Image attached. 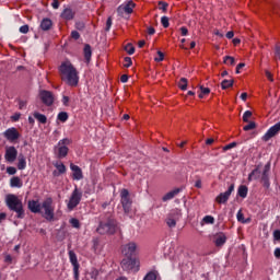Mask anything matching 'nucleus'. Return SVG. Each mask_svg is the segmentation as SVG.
<instances>
[{
	"instance_id": "obj_1",
	"label": "nucleus",
	"mask_w": 280,
	"mask_h": 280,
	"mask_svg": "<svg viewBox=\"0 0 280 280\" xmlns=\"http://www.w3.org/2000/svg\"><path fill=\"white\" fill-rule=\"evenodd\" d=\"M59 73L61 75V80L68 84V86H78L80 82V75L78 74V69L73 67L71 61H63L59 66Z\"/></svg>"
},
{
	"instance_id": "obj_2",
	"label": "nucleus",
	"mask_w": 280,
	"mask_h": 280,
	"mask_svg": "<svg viewBox=\"0 0 280 280\" xmlns=\"http://www.w3.org/2000/svg\"><path fill=\"white\" fill-rule=\"evenodd\" d=\"M7 207L10 211H13L18 220L25 218V208H23V201L16 197V195H8L5 198Z\"/></svg>"
},
{
	"instance_id": "obj_3",
	"label": "nucleus",
	"mask_w": 280,
	"mask_h": 280,
	"mask_svg": "<svg viewBox=\"0 0 280 280\" xmlns=\"http://www.w3.org/2000/svg\"><path fill=\"white\" fill-rule=\"evenodd\" d=\"M119 226L117 225V220L114 217H108L105 221H102L96 229L100 235H115Z\"/></svg>"
},
{
	"instance_id": "obj_4",
	"label": "nucleus",
	"mask_w": 280,
	"mask_h": 280,
	"mask_svg": "<svg viewBox=\"0 0 280 280\" xmlns=\"http://www.w3.org/2000/svg\"><path fill=\"white\" fill-rule=\"evenodd\" d=\"M42 209H44V218L45 220H47L48 222L54 221V199H51V197L46 198L43 203H42Z\"/></svg>"
},
{
	"instance_id": "obj_5",
	"label": "nucleus",
	"mask_w": 280,
	"mask_h": 280,
	"mask_svg": "<svg viewBox=\"0 0 280 280\" xmlns=\"http://www.w3.org/2000/svg\"><path fill=\"white\" fill-rule=\"evenodd\" d=\"M120 266L126 272H139V260L132 257L124 258Z\"/></svg>"
},
{
	"instance_id": "obj_6",
	"label": "nucleus",
	"mask_w": 280,
	"mask_h": 280,
	"mask_svg": "<svg viewBox=\"0 0 280 280\" xmlns=\"http://www.w3.org/2000/svg\"><path fill=\"white\" fill-rule=\"evenodd\" d=\"M71 144V140L68 138H65L58 142V145L55 147V150L57 151L58 159H65L67 154H69V148L68 145Z\"/></svg>"
},
{
	"instance_id": "obj_7",
	"label": "nucleus",
	"mask_w": 280,
	"mask_h": 280,
	"mask_svg": "<svg viewBox=\"0 0 280 280\" xmlns=\"http://www.w3.org/2000/svg\"><path fill=\"white\" fill-rule=\"evenodd\" d=\"M82 200V191H80V189H78V187L74 188V190L72 191L69 202L67 205L69 211H73L75 209V207H78V205H80Z\"/></svg>"
},
{
	"instance_id": "obj_8",
	"label": "nucleus",
	"mask_w": 280,
	"mask_h": 280,
	"mask_svg": "<svg viewBox=\"0 0 280 280\" xmlns=\"http://www.w3.org/2000/svg\"><path fill=\"white\" fill-rule=\"evenodd\" d=\"M120 202L122 205L125 213H128L132 209V200H130V192L124 188L120 191Z\"/></svg>"
},
{
	"instance_id": "obj_9",
	"label": "nucleus",
	"mask_w": 280,
	"mask_h": 280,
	"mask_svg": "<svg viewBox=\"0 0 280 280\" xmlns=\"http://www.w3.org/2000/svg\"><path fill=\"white\" fill-rule=\"evenodd\" d=\"M233 191H235V184H231L225 192H221L219 196H217L215 202H218V205H226Z\"/></svg>"
},
{
	"instance_id": "obj_10",
	"label": "nucleus",
	"mask_w": 280,
	"mask_h": 280,
	"mask_svg": "<svg viewBox=\"0 0 280 280\" xmlns=\"http://www.w3.org/2000/svg\"><path fill=\"white\" fill-rule=\"evenodd\" d=\"M39 100L45 104V106H54V102L56 97L54 96V93L47 90H42L39 92Z\"/></svg>"
},
{
	"instance_id": "obj_11",
	"label": "nucleus",
	"mask_w": 280,
	"mask_h": 280,
	"mask_svg": "<svg viewBox=\"0 0 280 280\" xmlns=\"http://www.w3.org/2000/svg\"><path fill=\"white\" fill-rule=\"evenodd\" d=\"M70 262L73 266L74 279L80 280V264L78 262V256L73 250L69 252Z\"/></svg>"
},
{
	"instance_id": "obj_12",
	"label": "nucleus",
	"mask_w": 280,
	"mask_h": 280,
	"mask_svg": "<svg viewBox=\"0 0 280 280\" xmlns=\"http://www.w3.org/2000/svg\"><path fill=\"white\" fill-rule=\"evenodd\" d=\"M19 156V151L15 147H8L5 149L4 159L8 163H14Z\"/></svg>"
},
{
	"instance_id": "obj_13",
	"label": "nucleus",
	"mask_w": 280,
	"mask_h": 280,
	"mask_svg": "<svg viewBox=\"0 0 280 280\" xmlns=\"http://www.w3.org/2000/svg\"><path fill=\"white\" fill-rule=\"evenodd\" d=\"M279 132H280V121L268 129V131L262 136V141L267 142L269 139H272V137H277Z\"/></svg>"
},
{
	"instance_id": "obj_14",
	"label": "nucleus",
	"mask_w": 280,
	"mask_h": 280,
	"mask_svg": "<svg viewBox=\"0 0 280 280\" xmlns=\"http://www.w3.org/2000/svg\"><path fill=\"white\" fill-rule=\"evenodd\" d=\"M269 173H270V163H267L265 165L264 172L261 174V183H262V186L265 187V189L270 188V178L268 176Z\"/></svg>"
},
{
	"instance_id": "obj_15",
	"label": "nucleus",
	"mask_w": 280,
	"mask_h": 280,
	"mask_svg": "<svg viewBox=\"0 0 280 280\" xmlns=\"http://www.w3.org/2000/svg\"><path fill=\"white\" fill-rule=\"evenodd\" d=\"M4 137L8 139V141L14 142L16 139H20L21 133H19V130L16 128L12 127L4 131Z\"/></svg>"
},
{
	"instance_id": "obj_16",
	"label": "nucleus",
	"mask_w": 280,
	"mask_h": 280,
	"mask_svg": "<svg viewBox=\"0 0 280 280\" xmlns=\"http://www.w3.org/2000/svg\"><path fill=\"white\" fill-rule=\"evenodd\" d=\"M212 242L218 248H220L223 244H226V235L222 232H219L212 235Z\"/></svg>"
},
{
	"instance_id": "obj_17",
	"label": "nucleus",
	"mask_w": 280,
	"mask_h": 280,
	"mask_svg": "<svg viewBox=\"0 0 280 280\" xmlns=\"http://www.w3.org/2000/svg\"><path fill=\"white\" fill-rule=\"evenodd\" d=\"M137 250V244L135 243H129L122 247V254H125L126 257H131L135 255Z\"/></svg>"
},
{
	"instance_id": "obj_18",
	"label": "nucleus",
	"mask_w": 280,
	"mask_h": 280,
	"mask_svg": "<svg viewBox=\"0 0 280 280\" xmlns=\"http://www.w3.org/2000/svg\"><path fill=\"white\" fill-rule=\"evenodd\" d=\"M70 170L73 172L72 177L74 180H82V178H84V176L82 175V168H80V166L71 163Z\"/></svg>"
},
{
	"instance_id": "obj_19",
	"label": "nucleus",
	"mask_w": 280,
	"mask_h": 280,
	"mask_svg": "<svg viewBox=\"0 0 280 280\" xmlns=\"http://www.w3.org/2000/svg\"><path fill=\"white\" fill-rule=\"evenodd\" d=\"M74 18H75V12H73L71 8H66L61 12V19H65V21H73Z\"/></svg>"
},
{
	"instance_id": "obj_20",
	"label": "nucleus",
	"mask_w": 280,
	"mask_h": 280,
	"mask_svg": "<svg viewBox=\"0 0 280 280\" xmlns=\"http://www.w3.org/2000/svg\"><path fill=\"white\" fill-rule=\"evenodd\" d=\"M39 27L40 30H43V32H49V30L54 27V22L51 21V19L45 18L42 20Z\"/></svg>"
},
{
	"instance_id": "obj_21",
	"label": "nucleus",
	"mask_w": 280,
	"mask_h": 280,
	"mask_svg": "<svg viewBox=\"0 0 280 280\" xmlns=\"http://www.w3.org/2000/svg\"><path fill=\"white\" fill-rule=\"evenodd\" d=\"M28 209L32 213H40V203L36 200L28 201Z\"/></svg>"
},
{
	"instance_id": "obj_22",
	"label": "nucleus",
	"mask_w": 280,
	"mask_h": 280,
	"mask_svg": "<svg viewBox=\"0 0 280 280\" xmlns=\"http://www.w3.org/2000/svg\"><path fill=\"white\" fill-rule=\"evenodd\" d=\"M178 194H180V188L167 192L165 196H163L162 200L163 202H167V200H172L174 197L178 196Z\"/></svg>"
},
{
	"instance_id": "obj_23",
	"label": "nucleus",
	"mask_w": 280,
	"mask_h": 280,
	"mask_svg": "<svg viewBox=\"0 0 280 280\" xmlns=\"http://www.w3.org/2000/svg\"><path fill=\"white\" fill-rule=\"evenodd\" d=\"M27 167V161L25 159V155L23 153H20L18 158V170H25Z\"/></svg>"
},
{
	"instance_id": "obj_24",
	"label": "nucleus",
	"mask_w": 280,
	"mask_h": 280,
	"mask_svg": "<svg viewBox=\"0 0 280 280\" xmlns=\"http://www.w3.org/2000/svg\"><path fill=\"white\" fill-rule=\"evenodd\" d=\"M183 215V213L180 212L179 209H173L168 214L167 217L177 221L180 220V217Z\"/></svg>"
},
{
	"instance_id": "obj_25",
	"label": "nucleus",
	"mask_w": 280,
	"mask_h": 280,
	"mask_svg": "<svg viewBox=\"0 0 280 280\" xmlns=\"http://www.w3.org/2000/svg\"><path fill=\"white\" fill-rule=\"evenodd\" d=\"M10 187H23V182L21 180V177L14 176L10 179Z\"/></svg>"
},
{
	"instance_id": "obj_26",
	"label": "nucleus",
	"mask_w": 280,
	"mask_h": 280,
	"mask_svg": "<svg viewBox=\"0 0 280 280\" xmlns=\"http://www.w3.org/2000/svg\"><path fill=\"white\" fill-rule=\"evenodd\" d=\"M237 196H240V198H246V196H248V186L241 185L237 189Z\"/></svg>"
},
{
	"instance_id": "obj_27",
	"label": "nucleus",
	"mask_w": 280,
	"mask_h": 280,
	"mask_svg": "<svg viewBox=\"0 0 280 280\" xmlns=\"http://www.w3.org/2000/svg\"><path fill=\"white\" fill-rule=\"evenodd\" d=\"M91 56H93V50H91V45L86 44L84 46V58L86 62H91Z\"/></svg>"
},
{
	"instance_id": "obj_28",
	"label": "nucleus",
	"mask_w": 280,
	"mask_h": 280,
	"mask_svg": "<svg viewBox=\"0 0 280 280\" xmlns=\"http://www.w3.org/2000/svg\"><path fill=\"white\" fill-rule=\"evenodd\" d=\"M135 5V2L132 1H128L126 5H122V8L125 9V14H132Z\"/></svg>"
},
{
	"instance_id": "obj_29",
	"label": "nucleus",
	"mask_w": 280,
	"mask_h": 280,
	"mask_svg": "<svg viewBox=\"0 0 280 280\" xmlns=\"http://www.w3.org/2000/svg\"><path fill=\"white\" fill-rule=\"evenodd\" d=\"M33 117H35L37 119V121H39V124H47V116H45V114L35 112L33 114Z\"/></svg>"
},
{
	"instance_id": "obj_30",
	"label": "nucleus",
	"mask_w": 280,
	"mask_h": 280,
	"mask_svg": "<svg viewBox=\"0 0 280 280\" xmlns=\"http://www.w3.org/2000/svg\"><path fill=\"white\" fill-rule=\"evenodd\" d=\"M261 176V172L259 168L254 170L249 175H248V180H257Z\"/></svg>"
},
{
	"instance_id": "obj_31",
	"label": "nucleus",
	"mask_w": 280,
	"mask_h": 280,
	"mask_svg": "<svg viewBox=\"0 0 280 280\" xmlns=\"http://www.w3.org/2000/svg\"><path fill=\"white\" fill-rule=\"evenodd\" d=\"M234 81L233 80H223L221 83V89H223V91H226V89H231V86H233Z\"/></svg>"
},
{
	"instance_id": "obj_32",
	"label": "nucleus",
	"mask_w": 280,
	"mask_h": 280,
	"mask_svg": "<svg viewBox=\"0 0 280 280\" xmlns=\"http://www.w3.org/2000/svg\"><path fill=\"white\" fill-rule=\"evenodd\" d=\"M57 119L59 121H62V124H65V121H67V119H69V114L67 112H61L58 114Z\"/></svg>"
},
{
	"instance_id": "obj_33",
	"label": "nucleus",
	"mask_w": 280,
	"mask_h": 280,
	"mask_svg": "<svg viewBox=\"0 0 280 280\" xmlns=\"http://www.w3.org/2000/svg\"><path fill=\"white\" fill-rule=\"evenodd\" d=\"M167 226L170 229H174L176 226V219H172L171 217H166V220H165Z\"/></svg>"
},
{
	"instance_id": "obj_34",
	"label": "nucleus",
	"mask_w": 280,
	"mask_h": 280,
	"mask_svg": "<svg viewBox=\"0 0 280 280\" xmlns=\"http://www.w3.org/2000/svg\"><path fill=\"white\" fill-rule=\"evenodd\" d=\"M178 88L182 91H187V79L186 78H182L178 82Z\"/></svg>"
},
{
	"instance_id": "obj_35",
	"label": "nucleus",
	"mask_w": 280,
	"mask_h": 280,
	"mask_svg": "<svg viewBox=\"0 0 280 280\" xmlns=\"http://www.w3.org/2000/svg\"><path fill=\"white\" fill-rule=\"evenodd\" d=\"M223 62L224 65H230V67H233L235 65V58L225 56Z\"/></svg>"
},
{
	"instance_id": "obj_36",
	"label": "nucleus",
	"mask_w": 280,
	"mask_h": 280,
	"mask_svg": "<svg viewBox=\"0 0 280 280\" xmlns=\"http://www.w3.org/2000/svg\"><path fill=\"white\" fill-rule=\"evenodd\" d=\"M257 128V124L255 121H250L248 125L244 126L243 130L248 132V130H255Z\"/></svg>"
},
{
	"instance_id": "obj_37",
	"label": "nucleus",
	"mask_w": 280,
	"mask_h": 280,
	"mask_svg": "<svg viewBox=\"0 0 280 280\" xmlns=\"http://www.w3.org/2000/svg\"><path fill=\"white\" fill-rule=\"evenodd\" d=\"M125 51H127L129 56H132V54H135V46H132V44H127L125 46Z\"/></svg>"
},
{
	"instance_id": "obj_38",
	"label": "nucleus",
	"mask_w": 280,
	"mask_h": 280,
	"mask_svg": "<svg viewBox=\"0 0 280 280\" xmlns=\"http://www.w3.org/2000/svg\"><path fill=\"white\" fill-rule=\"evenodd\" d=\"M250 117H253V112L246 110V112L243 114V121H244L245 124H248V119H250Z\"/></svg>"
},
{
	"instance_id": "obj_39",
	"label": "nucleus",
	"mask_w": 280,
	"mask_h": 280,
	"mask_svg": "<svg viewBox=\"0 0 280 280\" xmlns=\"http://www.w3.org/2000/svg\"><path fill=\"white\" fill-rule=\"evenodd\" d=\"M237 221L242 222V224H246L248 220H244V213H242V210H240L236 214Z\"/></svg>"
},
{
	"instance_id": "obj_40",
	"label": "nucleus",
	"mask_w": 280,
	"mask_h": 280,
	"mask_svg": "<svg viewBox=\"0 0 280 280\" xmlns=\"http://www.w3.org/2000/svg\"><path fill=\"white\" fill-rule=\"evenodd\" d=\"M161 24L163 25V27H165V28H167V27H170V18H167V16H162L161 18Z\"/></svg>"
},
{
	"instance_id": "obj_41",
	"label": "nucleus",
	"mask_w": 280,
	"mask_h": 280,
	"mask_svg": "<svg viewBox=\"0 0 280 280\" xmlns=\"http://www.w3.org/2000/svg\"><path fill=\"white\" fill-rule=\"evenodd\" d=\"M117 14H118V16H120L121 19H125L126 18V11H125V9H124V5H119L118 8H117Z\"/></svg>"
},
{
	"instance_id": "obj_42",
	"label": "nucleus",
	"mask_w": 280,
	"mask_h": 280,
	"mask_svg": "<svg viewBox=\"0 0 280 280\" xmlns=\"http://www.w3.org/2000/svg\"><path fill=\"white\" fill-rule=\"evenodd\" d=\"M158 56L159 57L154 58L155 62H163V60H165V55L163 54V51L159 50Z\"/></svg>"
},
{
	"instance_id": "obj_43",
	"label": "nucleus",
	"mask_w": 280,
	"mask_h": 280,
	"mask_svg": "<svg viewBox=\"0 0 280 280\" xmlns=\"http://www.w3.org/2000/svg\"><path fill=\"white\" fill-rule=\"evenodd\" d=\"M203 222H205L206 224H213V223L215 222V219H214L212 215H206V217L203 218Z\"/></svg>"
},
{
	"instance_id": "obj_44",
	"label": "nucleus",
	"mask_w": 280,
	"mask_h": 280,
	"mask_svg": "<svg viewBox=\"0 0 280 280\" xmlns=\"http://www.w3.org/2000/svg\"><path fill=\"white\" fill-rule=\"evenodd\" d=\"M70 224L71 226H73V229H80V220L73 218V219H70Z\"/></svg>"
},
{
	"instance_id": "obj_45",
	"label": "nucleus",
	"mask_w": 280,
	"mask_h": 280,
	"mask_svg": "<svg viewBox=\"0 0 280 280\" xmlns=\"http://www.w3.org/2000/svg\"><path fill=\"white\" fill-rule=\"evenodd\" d=\"M233 148H237V142H232L223 147V152H226L229 150H233Z\"/></svg>"
},
{
	"instance_id": "obj_46",
	"label": "nucleus",
	"mask_w": 280,
	"mask_h": 280,
	"mask_svg": "<svg viewBox=\"0 0 280 280\" xmlns=\"http://www.w3.org/2000/svg\"><path fill=\"white\" fill-rule=\"evenodd\" d=\"M159 8L160 10H162V12H167V8L170 7V4L167 2H163V1H160L159 2Z\"/></svg>"
},
{
	"instance_id": "obj_47",
	"label": "nucleus",
	"mask_w": 280,
	"mask_h": 280,
	"mask_svg": "<svg viewBox=\"0 0 280 280\" xmlns=\"http://www.w3.org/2000/svg\"><path fill=\"white\" fill-rule=\"evenodd\" d=\"M56 167H57L59 174H65L67 172V166H65V164H62V163L57 164Z\"/></svg>"
},
{
	"instance_id": "obj_48",
	"label": "nucleus",
	"mask_w": 280,
	"mask_h": 280,
	"mask_svg": "<svg viewBox=\"0 0 280 280\" xmlns=\"http://www.w3.org/2000/svg\"><path fill=\"white\" fill-rule=\"evenodd\" d=\"M86 27V24L84 22L80 21L75 23V28L79 30V32H82Z\"/></svg>"
},
{
	"instance_id": "obj_49",
	"label": "nucleus",
	"mask_w": 280,
	"mask_h": 280,
	"mask_svg": "<svg viewBox=\"0 0 280 280\" xmlns=\"http://www.w3.org/2000/svg\"><path fill=\"white\" fill-rule=\"evenodd\" d=\"M7 174H9L10 176H14V174H16V167L8 166L7 167Z\"/></svg>"
},
{
	"instance_id": "obj_50",
	"label": "nucleus",
	"mask_w": 280,
	"mask_h": 280,
	"mask_svg": "<svg viewBox=\"0 0 280 280\" xmlns=\"http://www.w3.org/2000/svg\"><path fill=\"white\" fill-rule=\"evenodd\" d=\"M112 26H113V18H108L106 21L105 32H110Z\"/></svg>"
},
{
	"instance_id": "obj_51",
	"label": "nucleus",
	"mask_w": 280,
	"mask_h": 280,
	"mask_svg": "<svg viewBox=\"0 0 280 280\" xmlns=\"http://www.w3.org/2000/svg\"><path fill=\"white\" fill-rule=\"evenodd\" d=\"M124 67H126L127 69H128V67H132V58L126 57Z\"/></svg>"
},
{
	"instance_id": "obj_52",
	"label": "nucleus",
	"mask_w": 280,
	"mask_h": 280,
	"mask_svg": "<svg viewBox=\"0 0 280 280\" xmlns=\"http://www.w3.org/2000/svg\"><path fill=\"white\" fill-rule=\"evenodd\" d=\"M27 32H30V25L25 24L20 27L21 34H27Z\"/></svg>"
},
{
	"instance_id": "obj_53",
	"label": "nucleus",
	"mask_w": 280,
	"mask_h": 280,
	"mask_svg": "<svg viewBox=\"0 0 280 280\" xmlns=\"http://www.w3.org/2000/svg\"><path fill=\"white\" fill-rule=\"evenodd\" d=\"M90 275H91V279L96 280L97 277H100V271L97 269H93Z\"/></svg>"
},
{
	"instance_id": "obj_54",
	"label": "nucleus",
	"mask_w": 280,
	"mask_h": 280,
	"mask_svg": "<svg viewBox=\"0 0 280 280\" xmlns=\"http://www.w3.org/2000/svg\"><path fill=\"white\" fill-rule=\"evenodd\" d=\"M200 92L203 93L205 95H209L211 93V89L209 88H203L202 85L199 86Z\"/></svg>"
},
{
	"instance_id": "obj_55",
	"label": "nucleus",
	"mask_w": 280,
	"mask_h": 280,
	"mask_svg": "<svg viewBox=\"0 0 280 280\" xmlns=\"http://www.w3.org/2000/svg\"><path fill=\"white\" fill-rule=\"evenodd\" d=\"M71 38H73L74 40H79L80 33L78 31H72L71 32Z\"/></svg>"
},
{
	"instance_id": "obj_56",
	"label": "nucleus",
	"mask_w": 280,
	"mask_h": 280,
	"mask_svg": "<svg viewBox=\"0 0 280 280\" xmlns=\"http://www.w3.org/2000/svg\"><path fill=\"white\" fill-rule=\"evenodd\" d=\"M179 31H180L182 36H187V34H189V30H187V27H185V26H182L179 28Z\"/></svg>"
},
{
	"instance_id": "obj_57",
	"label": "nucleus",
	"mask_w": 280,
	"mask_h": 280,
	"mask_svg": "<svg viewBox=\"0 0 280 280\" xmlns=\"http://www.w3.org/2000/svg\"><path fill=\"white\" fill-rule=\"evenodd\" d=\"M21 119V114L15 113L13 116H11L12 121H19Z\"/></svg>"
},
{
	"instance_id": "obj_58",
	"label": "nucleus",
	"mask_w": 280,
	"mask_h": 280,
	"mask_svg": "<svg viewBox=\"0 0 280 280\" xmlns=\"http://www.w3.org/2000/svg\"><path fill=\"white\" fill-rule=\"evenodd\" d=\"M25 106H27V102L26 101H19V108H20V110H23V108H25Z\"/></svg>"
},
{
	"instance_id": "obj_59",
	"label": "nucleus",
	"mask_w": 280,
	"mask_h": 280,
	"mask_svg": "<svg viewBox=\"0 0 280 280\" xmlns=\"http://www.w3.org/2000/svg\"><path fill=\"white\" fill-rule=\"evenodd\" d=\"M148 34H149L150 36H154V34H156V30H154V27H152V26H149V27H148Z\"/></svg>"
},
{
	"instance_id": "obj_60",
	"label": "nucleus",
	"mask_w": 280,
	"mask_h": 280,
	"mask_svg": "<svg viewBox=\"0 0 280 280\" xmlns=\"http://www.w3.org/2000/svg\"><path fill=\"white\" fill-rule=\"evenodd\" d=\"M51 7L54 10H58V8H60V2L58 0H54Z\"/></svg>"
},
{
	"instance_id": "obj_61",
	"label": "nucleus",
	"mask_w": 280,
	"mask_h": 280,
	"mask_svg": "<svg viewBox=\"0 0 280 280\" xmlns=\"http://www.w3.org/2000/svg\"><path fill=\"white\" fill-rule=\"evenodd\" d=\"M244 67H246V63L241 62L236 66V73H240V69H244Z\"/></svg>"
},
{
	"instance_id": "obj_62",
	"label": "nucleus",
	"mask_w": 280,
	"mask_h": 280,
	"mask_svg": "<svg viewBox=\"0 0 280 280\" xmlns=\"http://www.w3.org/2000/svg\"><path fill=\"white\" fill-rule=\"evenodd\" d=\"M120 82H122L124 84H126V82H128V74H122L120 77Z\"/></svg>"
},
{
	"instance_id": "obj_63",
	"label": "nucleus",
	"mask_w": 280,
	"mask_h": 280,
	"mask_svg": "<svg viewBox=\"0 0 280 280\" xmlns=\"http://www.w3.org/2000/svg\"><path fill=\"white\" fill-rule=\"evenodd\" d=\"M273 255H275V257H276L277 259H280V248H279V247L275 249Z\"/></svg>"
},
{
	"instance_id": "obj_64",
	"label": "nucleus",
	"mask_w": 280,
	"mask_h": 280,
	"mask_svg": "<svg viewBox=\"0 0 280 280\" xmlns=\"http://www.w3.org/2000/svg\"><path fill=\"white\" fill-rule=\"evenodd\" d=\"M273 237H275V240H280V231L279 230H276L273 232Z\"/></svg>"
}]
</instances>
